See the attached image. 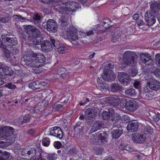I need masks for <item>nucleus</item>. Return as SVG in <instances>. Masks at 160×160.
Wrapping results in <instances>:
<instances>
[{
    "mask_svg": "<svg viewBox=\"0 0 160 160\" xmlns=\"http://www.w3.org/2000/svg\"><path fill=\"white\" fill-rule=\"evenodd\" d=\"M14 129L12 127L4 126L0 128V148L9 146L15 142L16 137L13 133Z\"/></svg>",
    "mask_w": 160,
    "mask_h": 160,
    "instance_id": "f257e3e1",
    "label": "nucleus"
},
{
    "mask_svg": "<svg viewBox=\"0 0 160 160\" xmlns=\"http://www.w3.org/2000/svg\"><path fill=\"white\" fill-rule=\"evenodd\" d=\"M23 58L26 64L31 67H39L45 63V57L42 54L34 53L32 51L26 52Z\"/></svg>",
    "mask_w": 160,
    "mask_h": 160,
    "instance_id": "f03ea898",
    "label": "nucleus"
},
{
    "mask_svg": "<svg viewBox=\"0 0 160 160\" xmlns=\"http://www.w3.org/2000/svg\"><path fill=\"white\" fill-rule=\"evenodd\" d=\"M121 98H118L117 96L106 98L103 99V101L105 102L106 103H109L113 106H116L120 104L122 108L126 106V108L130 111L132 112L136 110L138 108V104L137 102L134 100H129L126 103V101L125 99H122L123 100L121 102L120 99Z\"/></svg>",
    "mask_w": 160,
    "mask_h": 160,
    "instance_id": "7ed1b4c3",
    "label": "nucleus"
},
{
    "mask_svg": "<svg viewBox=\"0 0 160 160\" xmlns=\"http://www.w3.org/2000/svg\"><path fill=\"white\" fill-rule=\"evenodd\" d=\"M67 38L73 44L78 45L79 41L86 36L85 33L79 31L73 26H71L66 32Z\"/></svg>",
    "mask_w": 160,
    "mask_h": 160,
    "instance_id": "20e7f679",
    "label": "nucleus"
},
{
    "mask_svg": "<svg viewBox=\"0 0 160 160\" xmlns=\"http://www.w3.org/2000/svg\"><path fill=\"white\" fill-rule=\"evenodd\" d=\"M151 10L147 11L145 14V19L148 26L153 25L156 21L155 15L158 10H160V1L158 4L155 3L151 5Z\"/></svg>",
    "mask_w": 160,
    "mask_h": 160,
    "instance_id": "39448f33",
    "label": "nucleus"
},
{
    "mask_svg": "<svg viewBox=\"0 0 160 160\" xmlns=\"http://www.w3.org/2000/svg\"><path fill=\"white\" fill-rule=\"evenodd\" d=\"M137 58L135 53L130 51L125 52L123 55V59L120 65L122 68L128 66H134L137 63Z\"/></svg>",
    "mask_w": 160,
    "mask_h": 160,
    "instance_id": "423d86ee",
    "label": "nucleus"
},
{
    "mask_svg": "<svg viewBox=\"0 0 160 160\" xmlns=\"http://www.w3.org/2000/svg\"><path fill=\"white\" fill-rule=\"evenodd\" d=\"M80 6L79 3L73 1H69L66 5H63L59 10L60 12H66L67 11L72 12L75 10V8H78Z\"/></svg>",
    "mask_w": 160,
    "mask_h": 160,
    "instance_id": "0eeeda50",
    "label": "nucleus"
},
{
    "mask_svg": "<svg viewBox=\"0 0 160 160\" xmlns=\"http://www.w3.org/2000/svg\"><path fill=\"white\" fill-rule=\"evenodd\" d=\"M42 25L44 28L46 29L48 31L53 32L57 31V26L54 21L52 19L49 20L47 22H43Z\"/></svg>",
    "mask_w": 160,
    "mask_h": 160,
    "instance_id": "6e6552de",
    "label": "nucleus"
},
{
    "mask_svg": "<svg viewBox=\"0 0 160 160\" xmlns=\"http://www.w3.org/2000/svg\"><path fill=\"white\" fill-rule=\"evenodd\" d=\"M119 81L122 85L126 86L130 83L131 78L129 75L124 72H119L118 75Z\"/></svg>",
    "mask_w": 160,
    "mask_h": 160,
    "instance_id": "1a4fd4ad",
    "label": "nucleus"
},
{
    "mask_svg": "<svg viewBox=\"0 0 160 160\" xmlns=\"http://www.w3.org/2000/svg\"><path fill=\"white\" fill-rule=\"evenodd\" d=\"M103 78L105 80L111 81L114 80L116 75L114 72L110 69H108L107 67L105 68L104 74L102 76Z\"/></svg>",
    "mask_w": 160,
    "mask_h": 160,
    "instance_id": "9d476101",
    "label": "nucleus"
},
{
    "mask_svg": "<svg viewBox=\"0 0 160 160\" xmlns=\"http://www.w3.org/2000/svg\"><path fill=\"white\" fill-rule=\"evenodd\" d=\"M147 86L152 90L157 91L160 89V82L155 79H152L147 83Z\"/></svg>",
    "mask_w": 160,
    "mask_h": 160,
    "instance_id": "9b49d317",
    "label": "nucleus"
},
{
    "mask_svg": "<svg viewBox=\"0 0 160 160\" xmlns=\"http://www.w3.org/2000/svg\"><path fill=\"white\" fill-rule=\"evenodd\" d=\"M140 56L141 61L146 65H151L153 64V61L148 54L142 53L140 54Z\"/></svg>",
    "mask_w": 160,
    "mask_h": 160,
    "instance_id": "f8f14e48",
    "label": "nucleus"
},
{
    "mask_svg": "<svg viewBox=\"0 0 160 160\" xmlns=\"http://www.w3.org/2000/svg\"><path fill=\"white\" fill-rule=\"evenodd\" d=\"M146 135L145 134H132V138L133 141L136 143H142L146 139Z\"/></svg>",
    "mask_w": 160,
    "mask_h": 160,
    "instance_id": "ddd939ff",
    "label": "nucleus"
},
{
    "mask_svg": "<svg viewBox=\"0 0 160 160\" xmlns=\"http://www.w3.org/2000/svg\"><path fill=\"white\" fill-rule=\"evenodd\" d=\"M25 30L27 33L30 34L28 35V38H30L32 35L34 36V35L37 33V35H39L40 34L39 30L30 25L26 26L25 28Z\"/></svg>",
    "mask_w": 160,
    "mask_h": 160,
    "instance_id": "4468645a",
    "label": "nucleus"
},
{
    "mask_svg": "<svg viewBox=\"0 0 160 160\" xmlns=\"http://www.w3.org/2000/svg\"><path fill=\"white\" fill-rule=\"evenodd\" d=\"M50 135L60 139H61L63 136L62 131L59 127H55L51 129Z\"/></svg>",
    "mask_w": 160,
    "mask_h": 160,
    "instance_id": "2eb2a0df",
    "label": "nucleus"
},
{
    "mask_svg": "<svg viewBox=\"0 0 160 160\" xmlns=\"http://www.w3.org/2000/svg\"><path fill=\"white\" fill-rule=\"evenodd\" d=\"M121 117L118 114H117L114 117L112 122L113 124H114L115 122H122V123L128 122L130 120V118L127 115H124L122 116L121 119Z\"/></svg>",
    "mask_w": 160,
    "mask_h": 160,
    "instance_id": "dca6fc26",
    "label": "nucleus"
},
{
    "mask_svg": "<svg viewBox=\"0 0 160 160\" xmlns=\"http://www.w3.org/2000/svg\"><path fill=\"white\" fill-rule=\"evenodd\" d=\"M6 35H7V34H3L2 36V42H1L0 41V48H1L2 45L3 44L2 43L5 42L6 44L8 46L11 45V44L9 43H11L12 45H15L17 43L16 41L15 40H12L9 38L6 37Z\"/></svg>",
    "mask_w": 160,
    "mask_h": 160,
    "instance_id": "f3484780",
    "label": "nucleus"
},
{
    "mask_svg": "<svg viewBox=\"0 0 160 160\" xmlns=\"http://www.w3.org/2000/svg\"><path fill=\"white\" fill-rule=\"evenodd\" d=\"M41 47L42 51L46 52H50L52 49V47L51 43L47 41L42 42Z\"/></svg>",
    "mask_w": 160,
    "mask_h": 160,
    "instance_id": "a211bd4d",
    "label": "nucleus"
},
{
    "mask_svg": "<svg viewBox=\"0 0 160 160\" xmlns=\"http://www.w3.org/2000/svg\"><path fill=\"white\" fill-rule=\"evenodd\" d=\"M50 40L54 47H55L58 49V52L60 53H65L67 51V48L65 45L60 44L58 46L56 45L55 44V40L52 38H50Z\"/></svg>",
    "mask_w": 160,
    "mask_h": 160,
    "instance_id": "6ab92c4d",
    "label": "nucleus"
},
{
    "mask_svg": "<svg viewBox=\"0 0 160 160\" xmlns=\"http://www.w3.org/2000/svg\"><path fill=\"white\" fill-rule=\"evenodd\" d=\"M138 128V125L136 121H133L129 122L128 125L127 126V130L130 132H132L136 131Z\"/></svg>",
    "mask_w": 160,
    "mask_h": 160,
    "instance_id": "aec40b11",
    "label": "nucleus"
},
{
    "mask_svg": "<svg viewBox=\"0 0 160 160\" xmlns=\"http://www.w3.org/2000/svg\"><path fill=\"white\" fill-rule=\"evenodd\" d=\"M101 125V122H97L88 128L87 132L89 133H92L97 130Z\"/></svg>",
    "mask_w": 160,
    "mask_h": 160,
    "instance_id": "412c9836",
    "label": "nucleus"
},
{
    "mask_svg": "<svg viewBox=\"0 0 160 160\" xmlns=\"http://www.w3.org/2000/svg\"><path fill=\"white\" fill-rule=\"evenodd\" d=\"M120 150L123 151L125 153L128 152H132L134 151V149L132 147L129 145H125L124 143H122L119 146Z\"/></svg>",
    "mask_w": 160,
    "mask_h": 160,
    "instance_id": "4be33fe9",
    "label": "nucleus"
},
{
    "mask_svg": "<svg viewBox=\"0 0 160 160\" xmlns=\"http://www.w3.org/2000/svg\"><path fill=\"white\" fill-rule=\"evenodd\" d=\"M40 35V34L39 35H37V33H36L34 36L32 35L31 37H30V38L32 39V42L34 44L36 45L39 44H41V38Z\"/></svg>",
    "mask_w": 160,
    "mask_h": 160,
    "instance_id": "5701e85b",
    "label": "nucleus"
},
{
    "mask_svg": "<svg viewBox=\"0 0 160 160\" xmlns=\"http://www.w3.org/2000/svg\"><path fill=\"white\" fill-rule=\"evenodd\" d=\"M3 71L4 74L7 75H11L13 73L11 68L7 66H5L3 68H0V72Z\"/></svg>",
    "mask_w": 160,
    "mask_h": 160,
    "instance_id": "b1692460",
    "label": "nucleus"
},
{
    "mask_svg": "<svg viewBox=\"0 0 160 160\" xmlns=\"http://www.w3.org/2000/svg\"><path fill=\"white\" fill-rule=\"evenodd\" d=\"M122 133V130L118 129L114 130L112 132V135L113 138H117L121 136Z\"/></svg>",
    "mask_w": 160,
    "mask_h": 160,
    "instance_id": "393cba45",
    "label": "nucleus"
},
{
    "mask_svg": "<svg viewBox=\"0 0 160 160\" xmlns=\"http://www.w3.org/2000/svg\"><path fill=\"white\" fill-rule=\"evenodd\" d=\"M93 110L90 108L87 109L85 112V117L87 119L93 117L94 116Z\"/></svg>",
    "mask_w": 160,
    "mask_h": 160,
    "instance_id": "a878e982",
    "label": "nucleus"
},
{
    "mask_svg": "<svg viewBox=\"0 0 160 160\" xmlns=\"http://www.w3.org/2000/svg\"><path fill=\"white\" fill-rule=\"evenodd\" d=\"M10 156V153L6 151L2 152L0 150V160L7 159Z\"/></svg>",
    "mask_w": 160,
    "mask_h": 160,
    "instance_id": "bb28decb",
    "label": "nucleus"
},
{
    "mask_svg": "<svg viewBox=\"0 0 160 160\" xmlns=\"http://www.w3.org/2000/svg\"><path fill=\"white\" fill-rule=\"evenodd\" d=\"M28 87L29 88L32 89H36L40 88V87H39L38 82H32L28 85Z\"/></svg>",
    "mask_w": 160,
    "mask_h": 160,
    "instance_id": "cd10ccee",
    "label": "nucleus"
},
{
    "mask_svg": "<svg viewBox=\"0 0 160 160\" xmlns=\"http://www.w3.org/2000/svg\"><path fill=\"white\" fill-rule=\"evenodd\" d=\"M67 20V18L62 17L60 18L59 22L62 27H66L68 25Z\"/></svg>",
    "mask_w": 160,
    "mask_h": 160,
    "instance_id": "c85d7f7f",
    "label": "nucleus"
},
{
    "mask_svg": "<svg viewBox=\"0 0 160 160\" xmlns=\"http://www.w3.org/2000/svg\"><path fill=\"white\" fill-rule=\"evenodd\" d=\"M125 93L126 94L130 96H133L135 94V89L133 88H131L126 90Z\"/></svg>",
    "mask_w": 160,
    "mask_h": 160,
    "instance_id": "c756f323",
    "label": "nucleus"
},
{
    "mask_svg": "<svg viewBox=\"0 0 160 160\" xmlns=\"http://www.w3.org/2000/svg\"><path fill=\"white\" fill-rule=\"evenodd\" d=\"M66 71V69L63 68H60L58 69L57 71V73L61 77H63V75L65 74Z\"/></svg>",
    "mask_w": 160,
    "mask_h": 160,
    "instance_id": "7c9ffc66",
    "label": "nucleus"
},
{
    "mask_svg": "<svg viewBox=\"0 0 160 160\" xmlns=\"http://www.w3.org/2000/svg\"><path fill=\"white\" fill-rule=\"evenodd\" d=\"M56 154H48L47 155V158L48 160H55L57 158Z\"/></svg>",
    "mask_w": 160,
    "mask_h": 160,
    "instance_id": "2f4dec72",
    "label": "nucleus"
},
{
    "mask_svg": "<svg viewBox=\"0 0 160 160\" xmlns=\"http://www.w3.org/2000/svg\"><path fill=\"white\" fill-rule=\"evenodd\" d=\"M120 36V34L119 32H115L114 34V36L112 39V42H116V41H118Z\"/></svg>",
    "mask_w": 160,
    "mask_h": 160,
    "instance_id": "473e14b6",
    "label": "nucleus"
},
{
    "mask_svg": "<svg viewBox=\"0 0 160 160\" xmlns=\"http://www.w3.org/2000/svg\"><path fill=\"white\" fill-rule=\"evenodd\" d=\"M50 143L49 139L48 138H44L42 140V144L45 146L48 147Z\"/></svg>",
    "mask_w": 160,
    "mask_h": 160,
    "instance_id": "72a5a7b5",
    "label": "nucleus"
},
{
    "mask_svg": "<svg viewBox=\"0 0 160 160\" xmlns=\"http://www.w3.org/2000/svg\"><path fill=\"white\" fill-rule=\"evenodd\" d=\"M36 152V150L34 148H30L27 151V154L31 155L32 157L35 154Z\"/></svg>",
    "mask_w": 160,
    "mask_h": 160,
    "instance_id": "f704fd0d",
    "label": "nucleus"
},
{
    "mask_svg": "<svg viewBox=\"0 0 160 160\" xmlns=\"http://www.w3.org/2000/svg\"><path fill=\"white\" fill-rule=\"evenodd\" d=\"M137 72L138 70L137 68H133L129 71V74L131 76L134 77L137 74Z\"/></svg>",
    "mask_w": 160,
    "mask_h": 160,
    "instance_id": "c9c22d12",
    "label": "nucleus"
},
{
    "mask_svg": "<svg viewBox=\"0 0 160 160\" xmlns=\"http://www.w3.org/2000/svg\"><path fill=\"white\" fill-rule=\"evenodd\" d=\"M103 118L104 120H108L110 118V113L108 112H104L102 114Z\"/></svg>",
    "mask_w": 160,
    "mask_h": 160,
    "instance_id": "e433bc0d",
    "label": "nucleus"
},
{
    "mask_svg": "<svg viewBox=\"0 0 160 160\" xmlns=\"http://www.w3.org/2000/svg\"><path fill=\"white\" fill-rule=\"evenodd\" d=\"M135 156L137 157V160H145L146 157V156L141 154H136Z\"/></svg>",
    "mask_w": 160,
    "mask_h": 160,
    "instance_id": "4c0bfd02",
    "label": "nucleus"
},
{
    "mask_svg": "<svg viewBox=\"0 0 160 160\" xmlns=\"http://www.w3.org/2000/svg\"><path fill=\"white\" fill-rule=\"evenodd\" d=\"M41 2L45 3H55L61 1L62 0H40Z\"/></svg>",
    "mask_w": 160,
    "mask_h": 160,
    "instance_id": "58836bf2",
    "label": "nucleus"
},
{
    "mask_svg": "<svg viewBox=\"0 0 160 160\" xmlns=\"http://www.w3.org/2000/svg\"><path fill=\"white\" fill-rule=\"evenodd\" d=\"M119 89V88L116 84L112 85L111 87V90L113 92H116Z\"/></svg>",
    "mask_w": 160,
    "mask_h": 160,
    "instance_id": "ea45409f",
    "label": "nucleus"
},
{
    "mask_svg": "<svg viewBox=\"0 0 160 160\" xmlns=\"http://www.w3.org/2000/svg\"><path fill=\"white\" fill-rule=\"evenodd\" d=\"M156 64L159 67H160V54H157L155 55Z\"/></svg>",
    "mask_w": 160,
    "mask_h": 160,
    "instance_id": "a19ab883",
    "label": "nucleus"
},
{
    "mask_svg": "<svg viewBox=\"0 0 160 160\" xmlns=\"http://www.w3.org/2000/svg\"><path fill=\"white\" fill-rule=\"evenodd\" d=\"M53 108L56 111H58L62 108V107L61 104H56L54 105Z\"/></svg>",
    "mask_w": 160,
    "mask_h": 160,
    "instance_id": "79ce46f5",
    "label": "nucleus"
},
{
    "mask_svg": "<svg viewBox=\"0 0 160 160\" xmlns=\"http://www.w3.org/2000/svg\"><path fill=\"white\" fill-rule=\"evenodd\" d=\"M13 18L15 19H18L20 20L21 22L24 21L25 19L23 17H21L20 15H14L13 16Z\"/></svg>",
    "mask_w": 160,
    "mask_h": 160,
    "instance_id": "37998d69",
    "label": "nucleus"
},
{
    "mask_svg": "<svg viewBox=\"0 0 160 160\" xmlns=\"http://www.w3.org/2000/svg\"><path fill=\"white\" fill-rule=\"evenodd\" d=\"M98 134V136L102 140L105 139L106 137H107L105 133L103 132H101L99 133Z\"/></svg>",
    "mask_w": 160,
    "mask_h": 160,
    "instance_id": "c03bdc74",
    "label": "nucleus"
},
{
    "mask_svg": "<svg viewBox=\"0 0 160 160\" xmlns=\"http://www.w3.org/2000/svg\"><path fill=\"white\" fill-rule=\"evenodd\" d=\"M54 147L57 148L58 149L60 148L62 144L59 141H57L54 142Z\"/></svg>",
    "mask_w": 160,
    "mask_h": 160,
    "instance_id": "a18cd8bd",
    "label": "nucleus"
},
{
    "mask_svg": "<svg viewBox=\"0 0 160 160\" xmlns=\"http://www.w3.org/2000/svg\"><path fill=\"white\" fill-rule=\"evenodd\" d=\"M154 75L157 77L160 78V69L158 68L156 69L154 71Z\"/></svg>",
    "mask_w": 160,
    "mask_h": 160,
    "instance_id": "49530a36",
    "label": "nucleus"
},
{
    "mask_svg": "<svg viewBox=\"0 0 160 160\" xmlns=\"http://www.w3.org/2000/svg\"><path fill=\"white\" fill-rule=\"evenodd\" d=\"M134 86L135 88L138 89L141 87V84L138 81H135L134 82Z\"/></svg>",
    "mask_w": 160,
    "mask_h": 160,
    "instance_id": "de8ad7c7",
    "label": "nucleus"
},
{
    "mask_svg": "<svg viewBox=\"0 0 160 160\" xmlns=\"http://www.w3.org/2000/svg\"><path fill=\"white\" fill-rule=\"evenodd\" d=\"M39 110L38 108L36 106L35 107H32L31 108L30 111L32 113H37V112Z\"/></svg>",
    "mask_w": 160,
    "mask_h": 160,
    "instance_id": "09e8293b",
    "label": "nucleus"
},
{
    "mask_svg": "<svg viewBox=\"0 0 160 160\" xmlns=\"http://www.w3.org/2000/svg\"><path fill=\"white\" fill-rule=\"evenodd\" d=\"M6 87L11 89H14L16 88L15 85H12L11 83H9L6 85Z\"/></svg>",
    "mask_w": 160,
    "mask_h": 160,
    "instance_id": "8fccbe9b",
    "label": "nucleus"
},
{
    "mask_svg": "<svg viewBox=\"0 0 160 160\" xmlns=\"http://www.w3.org/2000/svg\"><path fill=\"white\" fill-rule=\"evenodd\" d=\"M29 121L30 119L28 115H26L23 118V122L27 123L29 122Z\"/></svg>",
    "mask_w": 160,
    "mask_h": 160,
    "instance_id": "3c124183",
    "label": "nucleus"
},
{
    "mask_svg": "<svg viewBox=\"0 0 160 160\" xmlns=\"http://www.w3.org/2000/svg\"><path fill=\"white\" fill-rule=\"evenodd\" d=\"M8 20V18H4L3 17H0V21L3 22H6Z\"/></svg>",
    "mask_w": 160,
    "mask_h": 160,
    "instance_id": "603ef678",
    "label": "nucleus"
},
{
    "mask_svg": "<svg viewBox=\"0 0 160 160\" xmlns=\"http://www.w3.org/2000/svg\"><path fill=\"white\" fill-rule=\"evenodd\" d=\"M33 18L36 21H39L41 17L38 14H37Z\"/></svg>",
    "mask_w": 160,
    "mask_h": 160,
    "instance_id": "864d4df0",
    "label": "nucleus"
},
{
    "mask_svg": "<svg viewBox=\"0 0 160 160\" xmlns=\"http://www.w3.org/2000/svg\"><path fill=\"white\" fill-rule=\"evenodd\" d=\"M27 151L28 150L26 148H23L22 152V154L24 156H26L27 154Z\"/></svg>",
    "mask_w": 160,
    "mask_h": 160,
    "instance_id": "5fc2aeb1",
    "label": "nucleus"
},
{
    "mask_svg": "<svg viewBox=\"0 0 160 160\" xmlns=\"http://www.w3.org/2000/svg\"><path fill=\"white\" fill-rule=\"evenodd\" d=\"M137 24L139 26L142 25H143V21L142 20H139L137 21Z\"/></svg>",
    "mask_w": 160,
    "mask_h": 160,
    "instance_id": "6e6d98bb",
    "label": "nucleus"
},
{
    "mask_svg": "<svg viewBox=\"0 0 160 160\" xmlns=\"http://www.w3.org/2000/svg\"><path fill=\"white\" fill-rule=\"evenodd\" d=\"M139 18V15L138 14H135L132 16L133 19L135 20H137Z\"/></svg>",
    "mask_w": 160,
    "mask_h": 160,
    "instance_id": "4d7b16f0",
    "label": "nucleus"
},
{
    "mask_svg": "<svg viewBox=\"0 0 160 160\" xmlns=\"http://www.w3.org/2000/svg\"><path fill=\"white\" fill-rule=\"evenodd\" d=\"M93 33V31L92 29L90 30L89 32H87L86 35H87V36H89L91 35H92Z\"/></svg>",
    "mask_w": 160,
    "mask_h": 160,
    "instance_id": "13d9d810",
    "label": "nucleus"
},
{
    "mask_svg": "<svg viewBox=\"0 0 160 160\" xmlns=\"http://www.w3.org/2000/svg\"><path fill=\"white\" fill-rule=\"evenodd\" d=\"M95 53V52H93L92 54L90 55L89 56V58L90 59H92L93 58L94 56Z\"/></svg>",
    "mask_w": 160,
    "mask_h": 160,
    "instance_id": "bf43d9fd",
    "label": "nucleus"
},
{
    "mask_svg": "<svg viewBox=\"0 0 160 160\" xmlns=\"http://www.w3.org/2000/svg\"><path fill=\"white\" fill-rule=\"evenodd\" d=\"M158 116L156 117V119L155 120L156 121H158L159 120V117L160 116V113L159 112H157Z\"/></svg>",
    "mask_w": 160,
    "mask_h": 160,
    "instance_id": "052dcab7",
    "label": "nucleus"
},
{
    "mask_svg": "<svg viewBox=\"0 0 160 160\" xmlns=\"http://www.w3.org/2000/svg\"><path fill=\"white\" fill-rule=\"evenodd\" d=\"M45 92H44V91H42V92H41V93H40V94H39V97H40H40H41V96L40 95V94H41L42 95H41V96H42V97L44 98V96H43V95L44 94H45Z\"/></svg>",
    "mask_w": 160,
    "mask_h": 160,
    "instance_id": "680f3d73",
    "label": "nucleus"
},
{
    "mask_svg": "<svg viewBox=\"0 0 160 160\" xmlns=\"http://www.w3.org/2000/svg\"><path fill=\"white\" fill-rule=\"evenodd\" d=\"M3 83V82L1 78H0V86L2 85Z\"/></svg>",
    "mask_w": 160,
    "mask_h": 160,
    "instance_id": "e2e57ef3",
    "label": "nucleus"
},
{
    "mask_svg": "<svg viewBox=\"0 0 160 160\" xmlns=\"http://www.w3.org/2000/svg\"><path fill=\"white\" fill-rule=\"evenodd\" d=\"M106 23L103 22V23H102V25L103 27H104L105 28H108V27H107L106 25Z\"/></svg>",
    "mask_w": 160,
    "mask_h": 160,
    "instance_id": "0e129e2a",
    "label": "nucleus"
},
{
    "mask_svg": "<svg viewBox=\"0 0 160 160\" xmlns=\"http://www.w3.org/2000/svg\"><path fill=\"white\" fill-rule=\"evenodd\" d=\"M108 67H109L110 69H112L113 68V66H112L110 64H108Z\"/></svg>",
    "mask_w": 160,
    "mask_h": 160,
    "instance_id": "69168bd1",
    "label": "nucleus"
},
{
    "mask_svg": "<svg viewBox=\"0 0 160 160\" xmlns=\"http://www.w3.org/2000/svg\"><path fill=\"white\" fill-rule=\"evenodd\" d=\"M144 90H145V92H149V90H148V89L147 87H146L144 88Z\"/></svg>",
    "mask_w": 160,
    "mask_h": 160,
    "instance_id": "338daca9",
    "label": "nucleus"
},
{
    "mask_svg": "<svg viewBox=\"0 0 160 160\" xmlns=\"http://www.w3.org/2000/svg\"><path fill=\"white\" fill-rule=\"evenodd\" d=\"M149 115L150 116H151V117H152V118H154V117L153 116V114H154L152 112H151V113H149Z\"/></svg>",
    "mask_w": 160,
    "mask_h": 160,
    "instance_id": "774afa93",
    "label": "nucleus"
}]
</instances>
